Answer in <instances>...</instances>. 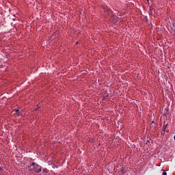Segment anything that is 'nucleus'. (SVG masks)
Masks as SVG:
<instances>
[{
  "label": "nucleus",
  "instance_id": "obj_1",
  "mask_svg": "<svg viewBox=\"0 0 175 175\" xmlns=\"http://www.w3.org/2000/svg\"><path fill=\"white\" fill-rule=\"evenodd\" d=\"M29 172L31 173H37L39 174L42 172V166L39 164L33 162L27 166Z\"/></svg>",
  "mask_w": 175,
  "mask_h": 175
},
{
  "label": "nucleus",
  "instance_id": "obj_16",
  "mask_svg": "<svg viewBox=\"0 0 175 175\" xmlns=\"http://www.w3.org/2000/svg\"><path fill=\"white\" fill-rule=\"evenodd\" d=\"M173 35H175V34H174H174H173Z\"/></svg>",
  "mask_w": 175,
  "mask_h": 175
},
{
  "label": "nucleus",
  "instance_id": "obj_13",
  "mask_svg": "<svg viewBox=\"0 0 175 175\" xmlns=\"http://www.w3.org/2000/svg\"><path fill=\"white\" fill-rule=\"evenodd\" d=\"M0 170H3V167H0Z\"/></svg>",
  "mask_w": 175,
  "mask_h": 175
},
{
  "label": "nucleus",
  "instance_id": "obj_7",
  "mask_svg": "<svg viewBox=\"0 0 175 175\" xmlns=\"http://www.w3.org/2000/svg\"><path fill=\"white\" fill-rule=\"evenodd\" d=\"M42 172H43V173H48L47 168H44V169L42 170Z\"/></svg>",
  "mask_w": 175,
  "mask_h": 175
},
{
  "label": "nucleus",
  "instance_id": "obj_8",
  "mask_svg": "<svg viewBox=\"0 0 175 175\" xmlns=\"http://www.w3.org/2000/svg\"><path fill=\"white\" fill-rule=\"evenodd\" d=\"M167 113H164L163 114V117H167Z\"/></svg>",
  "mask_w": 175,
  "mask_h": 175
},
{
  "label": "nucleus",
  "instance_id": "obj_6",
  "mask_svg": "<svg viewBox=\"0 0 175 175\" xmlns=\"http://www.w3.org/2000/svg\"><path fill=\"white\" fill-rule=\"evenodd\" d=\"M164 113H169V109L165 108V109H164Z\"/></svg>",
  "mask_w": 175,
  "mask_h": 175
},
{
  "label": "nucleus",
  "instance_id": "obj_15",
  "mask_svg": "<svg viewBox=\"0 0 175 175\" xmlns=\"http://www.w3.org/2000/svg\"><path fill=\"white\" fill-rule=\"evenodd\" d=\"M107 96H109V94H107Z\"/></svg>",
  "mask_w": 175,
  "mask_h": 175
},
{
  "label": "nucleus",
  "instance_id": "obj_12",
  "mask_svg": "<svg viewBox=\"0 0 175 175\" xmlns=\"http://www.w3.org/2000/svg\"><path fill=\"white\" fill-rule=\"evenodd\" d=\"M40 103L37 105V107H38V109L40 107Z\"/></svg>",
  "mask_w": 175,
  "mask_h": 175
},
{
  "label": "nucleus",
  "instance_id": "obj_3",
  "mask_svg": "<svg viewBox=\"0 0 175 175\" xmlns=\"http://www.w3.org/2000/svg\"><path fill=\"white\" fill-rule=\"evenodd\" d=\"M167 124H164L162 128V132H166V128H167Z\"/></svg>",
  "mask_w": 175,
  "mask_h": 175
},
{
  "label": "nucleus",
  "instance_id": "obj_4",
  "mask_svg": "<svg viewBox=\"0 0 175 175\" xmlns=\"http://www.w3.org/2000/svg\"><path fill=\"white\" fill-rule=\"evenodd\" d=\"M170 28L172 29V32H174L175 34V27H174V24H172L170 26Z\"/></svg>",
  "mask_w": 175,
  "mask_h": 175
},
{
  "label": "nucleus",
  "instance_id": "obj_14",
  "mask_svg": "<svg viewBox=\"0 0 175 175\" xmlns=\"http://www.w3.org/2000/svg\"><path fill=\"white\" fill-rule=\"evenodd\" d=\"M174 140H175V135H174Z\"/></svg>",
  "mask_w": 175,
  "mask_h": 175
},
{
  "label": "nucleus",
  "instance_id": "obj_11",
  "mask_svg": "<svg viewBox=\"0 0 175 175\" xmlns=\"http://www.w3.org/2000/svg\"><path fill=\"white\" fill-rule=\"evenodd\" d=\"M150 140H151V139H147V143H150Z\"/></svg>",
  "mask_w": 175,
  "mask_h": 175
},
{
  "label": "nucleus",
  "instance_id": "obj_9",
  "mask_svg": "<svg viewBox=\"0 0 175 175\" xmlns=\"http://www.w3.org/2000/svg\"><path fill=\"white\" fill-rule=\"evenodd\" d=\"M163 174H162V175H167V173H166L165 172V170H163Z\"/></svg>",
  "mask_w": 175,
  "mask_h": 175
},
{
  "label": "nucleus",
  "instance_id": "obj_5",
  "mask_svg": "<svg viewBox=\"0 0 175 175\" xmlns=\"http://www.w3.org/2000/svg\"><path fill=\"white\" fill-rule=\"evenodd\" d=\"M15 113H16V114H17V116H20V110L19 109H16Z\"/></svg>",
  "mask_w": 175,
  "mask_h": 175
},
{
  "label": "nucleus",
  "instance_id": "obj_2",
  "mask_svg": "<svg viewBox=\"0 0 175 175\" xmlns=\"http://www.w3.org/2000/svg\"><path fill=\"white\" fill-rule=\"evenodd\" d=\"M103 9L105 14H107V16H110V14L111 13V10H110V8L107 7V5H103Z\"/></svg>",
  "mask_w": 175,
  "mask_h": 175
},
{
  "label": "nucleus",
  "instance_id": "obj_10",
  "mask_svg": "<svg viewBox=\"0 0 175 175\" xmlns=\"http://www.w3.org/2000/svg\"><path fill=\"white\" fill-rule=\"evenodd\" d=\"M165 131H162V132H161V135H162V136H164V135H165Z\"/></svg>",
  "mask_w": 175,
  "mask_h": 175
}]
</instances>
